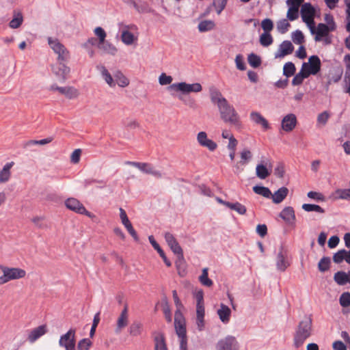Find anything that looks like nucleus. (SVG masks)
<instances>
[{
    "instance_id": "f257e3e1",
    "label": "nucleus",
    "mask_w": 350,
    "mask_h": 350,
    "mask_svg": "<svg viewBox=\"0 0 350 350\" xmlns=\"http://www.w3.org/2000/svg\"><path fill=\"white\" fill-rule=\"evenodd\" d=\"M312 332V319L311 316L306 315L300 321L293 336V344L296 348L301 347Z\"/></svg>"
},
{
    "instance_id": "f03ea898",
    "label": "nucleus",
    "mask_w": 350,
    "mask_h": 350,
    "mask_svg": "<svg viewBox=\"0 0 350 350\" xmlns=\"http://www.w3.org/2000/svg\"><path fill=\"white\" fill-rule=\"evenodd\" d=\"M218 109L221 119L225 122L236 127L241 126L240 117L232 105H230L228 100H225L219 105Z\"/></svg>"
},
{
    "instance_id": "7ed1b4c3",
    "label": "nucleus",
    "mask_w": 350,
    "mask_h": 350,
    "mask_svg": "<svg viewBox=\"0 0 350 350\" xmlns=\"http://www.w3.org/2000/svg\"><path fill=\"white\" fill-rule=\"evenodd\" d=\"M301 16L302 20L306 23L312 34L315 33L314 16L315 9L310 3H305L301 5Z\"/></svg>"
},
{
    "instance_id": "20e7f679",
    "label": "nucleus",
    "mask_w": 350,
    "mask_h": 350,
    "mask_svg": "<svg viewBox=\"0 0 350 350\" xmlns=\"http://www.w3.org/2000/svg\"><path fill=\"white\" fill-rule=\"evenodd\" d=\"M3 275L0 276V285L9 282L10 280L23 278L25 276L26 272L20 268H10L5 266L0 267Z\"/></svg>"
},
{
    "instance_id": "39448f33",
    "label": "nucleus",
    "mask_w": 350,
    "mask_h": 350,
    "mask_svg": "<svg viewBox=\"0 0 350 350\" xmlns=\"http://www.w3.org/2000/svg\"><path fill=\"white\" fill-rule=\"evenodd\" d=\"M48 43L53 51L57 54V62H67L70 59V53L67 49L57 40L48 38Z\"/></svg>"
},
{
    "instance_id": "423d86ee",
    "label": "nucleus",
    "mask_w": 350,
    "mask_h": 350,
    "mask_svg": "<svg viewBox=\"0 0 350 350\" xmlns=\"http://www.w3.org/2000/svg\"><path fill=\"white\" fill-rule=\"evenodd\" d=\"M202 85L199 83L189 84L185 82L173 83L167 88V90L169 91H180L183 94H188L190 92H199L202 90Z\"/></svg>"
},
{
    "instance_id": "0eeeda50",
    "label": "nucleus",
    "mask_w": 350,
    "mask_h": 350,
    "mask_svg": "<svg viewBox=\"0 0 350 350\" xmlns=\"http://www.w3.org/2000/svg\"><path fill=\"white\" fill-rule=\"evenodd\" d=\"M321 68V62L319 56L314 55L309 57L308 62H304L301 66L302 70L310 75H316Z\"/></svg>"
},
{
    "instance_id": "6e6552de",
    "label": "nucleus",
    "mask_w": 350,
    "mask_h": 350,
    "mask_svg": "<svg viewBox=\"0 0 350 350\" xmlns=\"http://www.w3.org/2000/svg\"><path fill=\"white\" fill-rule=\"evenodd\" d=\"M125 164L135 167L142 172L147 174H151L155 178H161L162 177V173L160 171L156 170L151 163L135 161H126Z\"/></svg>"
},
{
    "instance_id": "1a4fd4ad",
    "label": "nucleus",
    "mask_w": 350,
    "mask_h": 350,
    "mask_svg": "<svg viewBox=\"0 0 350 350\" xmlns=\"http://www.w3.org/2000/svg\"><path fill=\"white\" fill-rule=\"evenodd\" d=\"M75 329H70L65 334L61 336L59 345L66 350H75Z\"/></svg>"
},
{
    "instance_id": "9d476101",
    "label": "nucleus",
    "mask_w": 350,
    "mask_h": 350,
    "mask_svg": "<svg viewBox=\"0 0 350 350\" xmlns=\"http://www.w3.org/2000/svg\"><path fill=\"white\" fill-rule=\"evenodd\" d=\"M174 327L178 338L187 336L185 319L183 312L175 311Z\"/></svg>"
},
{
    "instance_id": "9b49d317",
    "label": "nucleus",
    "mask_w": 350,
    "mask_h": 350,
    "mask_svg": "<svg viewBox=\"0 0 350 350\" xmlns=\"http://www.w3.org/2000/svg\"><path fill=\"white\" fill-rule=\"evenodd\" d=\"M66 206L77 213L83 214L90 217H92V214L86 210L85 206L76 198H70L65 201Z\"/></svg>"
},
{
    "instance_id": "f8f14e48",
    "label": "nucleus",
    "mask_w": 350,
    "mask_h": 350,
    "mask_svg": "<svg viewBox=\"0 0 350 350\" xmlns=\"http://www.w3.org/2000/svg\"><path fill=\"white\" fill-rule=\"evenodd\" d=\"M237 342L236 338L232 336H228L225 338L218 341L217 350H237Z\"/></svg>"
},
{
    "instance_id": "ddd939ff",
    "label": "nucleus",
    "mask_w": 350,
    "mask_h": 350,
    "mask_svg": "<svg viewBox=\"0 0 350 350\" xmlns=\"http://www.w3.org/2000/svg\"><path fill=\"white\" fill-rule=\"evenodd\" d=\"M66 62H57L55 65L52 66V70L54 75L64 82L67 76L69 74L70 69L68 66H66Z\"/></svg>"
},
{
    "instance_id": "4468645a",
    "label": "nucleus",
    "mask_w": 350,
    "mask_h": 350,
    "mask_svg": "<svg viewBox=\"0 0 350 350\" xmlns=\"http://www.w3.org/2000/svg\"><path fill=\"white\" fill-rule=\"evenodd\" d=\"M120 217L121 219V221L122 224L124 226V227L126 228L129 233L131 235V237L133 238V239L135 241H139V237L137 234V232L133 228L132 224L129 221L126 211L122 208H120Z\"/></svg>"
},
{
    "instance_id": "2eb2a0df",
    "label": "nucleus",
    "mask_w": 350,
    "mask_h": 350,
    "mask_svg": "<svg viewBox=\"0 0 350 350\" xmlns=\"http://www.w3.org/2000/svg\"><path fill=\"white\" fill-rule=\"evenodd\" d=\"M197 141L201 146L208 148L210 151H214L217 147L215 142L207 137V134L204 131H200L198 133Z\"/></svg>"
},
{
    "instance_id": "dca6fc26",
    "label": "nucleus",
    "mask_w": 350,
    "mask_h": 350,
    "mask_svg": "<svg viewBox=\"0 0 350 350\" xmlns=\"http://www.w3.org/2000/svg\"><path fill=\"white\" fill-rule=\"evenodd\" d=\"M294 51V46L288 40L283 41L279 46L278 51L275 53V58H282L286 55L291 54Z\"/></svg>"
},
{
    "instance_id": "f3484780",
    "label": "nucleus",
    "mask_w": 350,
    "mask_h": 350,
    "mask_svg": "<svg viewBox=\"0 0 350 350\" xmlns=\"http://www.w3.org/2000/svg\"><path fill=\"white\" fill-rule=\"evenodd\" d=\"M297 124V118L293 113H289L285 116L282 120V128L286 132H290L294 129Z\"/></svg>"
},
{
    "instance_id": "a211bd4d",
    "label": "nucleus",
    "mask_w": 350,
    "mask_h": 350,
    "mask_svg": "<svg viewBox=\"0 0 350 350\" xmlns=\"http://www.w3.org/2000/svg\"><path fill=\"white\" fill-rule=\"evenodd\" d=\"M290 265V263L286 260V256L284 253L283 246L281 245L280 250L276 257V267L280 271H284L287 267Z\"/></svg>"
},
{
    "instance_id": "6ab92c4d",
    "label": "nucleus",
    "mask_w": 350,
    "mask_h": 350,
    "mask_svg": "<svg viewBox=\"0 0 350 350\" xmlns=\"http://www.w3.org/2000/svg\"><path fill=\"white\" fill-rule=\"evenodd\" d=\"M164 238L165 241L167 242L168 246L170 247L171 250L174 254L181 252L183 249L180 246L177 240L174 237V236L170 232H165L164 234Z\"/></svg>"
},
{
    "instance_id": "aec40b11",
    "label": "nucleus",
    "mask_w": 350,
    "mask_h": 350,
    "mask_svg": "<svg viewBox=\"0 0 350 350\" xmlns=\"http://www.w3.org/2000/svg\"><path fill=\"white\" fill-rule=\"evenodd\" d=\"M47 332V327L46 325H40L32 329L29 336L28 340L30 342H34L36 340L44 335Z\"/></svg>"
},
{
    "instance_id": "412c9836",
    "label": "nucleus",
    "mask_w": 350,
    "mask_h": 350,
    "mask_svg": "<svg viewBox=\"0 0 350 350\" xmlns=\"http://www.w3.org/2000/svg\"><path fill=\"white\" fill-rule=\"evenodd\" d=\"M128 324V308L126 305L120 313V317L117 321V327L116 328V333H120L122 329L124 328Z\"/></svg>"
},
{
    "instance_id": "4be33fe9",
    "label": "nucleus",
    "mask_w": 350,
    "mask_h": 350,
    "mask_svg": "<svg viewBox=\"0 0 350 350\" xmlns=\"http://www.w3.org/2000/svg\"><path fill=\"white\" fill-rule=\"evenodd\" d=\"M250 119L256 124L260 125L265 130L270 129L268 121L259 112H251Z\"/></svg>"
},
{
    "instance_id": "5701e85b",
    "label": "nucleus",
    "mask_w": 350,
    "mask_h": 350,
    "mask_svg": "<svg viewBox=\"0 0 350 350\" xmlns=\"http://www.w3.org/2000/svg\"><path fill=\"white\" fill-rule=\"evenodd\" d=\"M280 216L288 224H293L295 220V211L291 206L285 207L280 213Z\"/></svg>"
},
{
    "instance_id": "b1692460",
    "label": "nucleus",
    "mask_w": 350,
    "mask_h": 350,
    "mask_svg": "<svg viewBox=\"0 0 350 350\" xmlns=\"http://www.w3.org/2000/svg\"><path fill=\"white\" fill-rule=\"evenodd\" d=\"M149 241L152 246L154 247V250L157 251L159 256L162 258L163 262H165V265L168 267L172 266V263L170 260L167 259V256H165V252L161 249V247L159 246V245L157 243V242L155 241L154 237L152 235H150L148 237Z\"/></svg>"
},
{
    "instance_id": "393cba45",
    "label": "nucleus",
    "mask_w": 350,
    "mask_h": 350,
    "mask_svg": "<svg viewBox=\"0 0 350 350\" xmlns=\"http://www.w3.org/2000/svg\"><path fill=\"white\" fill-rule=\"evenodd\" d=\"M217 314L221 322L224 323H228L230 321L231 310L228 306L224 304H221L220 308L217 310Z\"/></svg>"
},
{
    "instance_id": "a878e982",
    "label": "nucleus",
    "mask_w": 350,
    "mask_h": 350,
    "mask_svg": "<svg viewBox=\"0 0 350 350\" xmlns=\"http://www.w3.org/2000/svg\"><path fill=\"white\" fill-rule=\"evenodd\" d=\"M328 26L324 23H319L317 29L315 28L316 34L314 40L316 42H319L322 40L323 37H326L329 35Z\"/></svg>"
},
{
    "instance_id": "bb28decb",
    "label": "nucleus",
    "mask_w": 350,
    "mask_h": 350,
    "mask_svg": "<svg viewBox=\"0 0 350 350\" xmlns=\"http://www.w3.org/2000/svg\"><path fill=\"white\" fill-rule=\"evenodd\" d=\"M14 165L13 161L10 163H7L3 167V169L0 171V183H7L11 176L10 170L12 166Z\"/></svg>"
},
{
    "instance_id": "cd10ccee",
    "label": "nucleus",
    "mask_w": 350,
    "mask_h": 350,
    "mask_svg": "<svg viewBox=\"0 0 350 350\" xmlns=\"http://www.w3.org/2000/svg\"><path fill=\"white\" fill-rule=\"evenodd\" d=\"M57 90L69 99L75 98L79 96L78 90L74 87H62L60 88H57Z\"/></svg>"
},
{
    "instance_id": "c85d7f7f",
    "label": "nucleus",
    "mask_w": 350,
    "mask_h": 350,
    "mask_svg": "<svg viewBox=\"0 0 350 350\" xmlns=\"http://www.w3.org/2000/svg\"><path fill=\"white\" fill-rule=\"evenodd\" d=\"M288 193V188L285 187H282L280 188L278 190H277L274 194H272L271 196L272 198V200L275 204H279L282 202L287 196Z\"/></svg>"
},
{
    "instance_id": "c756f323",
    "label": "nucleus",
    "mask_w": 350,
    "mask_h": 350,
    "mask_svg": "<svg viewBox=\"0 0 350 350\" xmlns=\"http://www.w3.org/2000/svg\"><path fill=\"white\" fill-rule=\"evenodd\" d=\"M210 98L211 102L217 107L223 103L226 99L223 97L221 93L217 89L213 88L210 90Z\"/></svg>"
},
{
    "instance_id": "7c9ffc66",
    "label": "nucleus",
    "mask_w": 350,
    "mask_h": 350,
    "mask_svg": "<svg viewBox=\"0 0 350 350\" xmlns=\"http://www.w3.org/2000/svg\"><path fill=\"white\" fill-rule=\"evenodd\" d=\"M98 70L100 71L101 75L103 78V79L105 81V82L110 86V87H115L116 83L111 75V74L109 72L107 69L104 66H97Z\"/></svg>"
},
{
    "instance_id": "2f4dec72",
    "label": "nucleus",
    "mask_w": 350,
    "mask_h": 350,
    "mask_svg": "<svg viewBox=\"0 0 350 350\" xmlns=\"http://www.w3.org/2000/svg\"><path fill=\"white\" fill-rule=\"evenodd\" d=\"M154 350H167L165 339L163 334L159 333L154 337Z\"/></svg>"
},
{
    "instance_id": "473e14b6",
    "label": "nucleus",
    "mask_w": 350,
    "mask_h": 350,
    "mask_svg": "<svg viewBox=\"0 0 350 350\" xmlns=\"http://www.w3.org/2000/svg\"><path fill=\"white\" fill-rule=\"evenodd\" d=\"M98 48L103 50L105 53L114 55L117 52V49L111 43L105 40L103 42H98Z\"/></svg>"
},
{
    "instance_id": "72a5a7b5",
    "label": "nucleus",
    "mask_w": 350,
    "mask_h": 350,
    "mask_svg": "<svg viewBox=\"0 0 350 350\" xmlns=\"http://www.w3.org/2000/svg\"><path fill=\"white\" fill-rule=\"evenodd\" d=\"M335 200H350V188L349 189H338L332 194Z\"/></svg>"
},
{
    "instance_id": "f704fd0d",
    "label": "nucleus",
    "mask_w": 350,
    "mask_h": 350,
    "mask_svg": "<svg viewBox=\"0 0 350 350\" xmlns=\"http://www.w3.org/2000/svg\"><path fill=\"white\" fill-rule=\"evenodd\" d=\"M347 276V273L339 271L335 273L334 280L338 285L343 286L348 282Z\"/></svg>"
},
{
    "instance_id": "c9c22d12",
    "label": "nucleus",
    "mask_w": 350,
    "mask_h": 350,
    "mask_svg": "<svg viewBox=\"0 0 350 350\" xmlns=\"http://www.w3.org/2000/svg\"><path fill=\"white\" fill-rule=\"evenodd\" d=\"M215 23L211 20L201 21L198 26L200 32H206L212 30L215 27Z\"/></svg>"
},
{
    "instance_id": "e433bc0d",
    "label": "nucleus",
    "mask_w": 350,
    "mask_h": 350,
    "mask_svg": "<svg viewBox=\"0 0 350 350\" xmlns=\"http://www.w3.org/2000/svg\"><path fill=\"white\" fill-rule=\"evenodd\" d=\"M253 191L255 193L260 195L265 198H269L272 196L270 189L264 186L256 185L253 187Z\"/></svg>"
},
{
    "instance_id": "4c0bfd02",
    "label": "nucleus",
    "mask_w": 350,
    "mask_h": 350,
    "mask_svg": "<svg viewBox=\"0 0 350 350\" xmlns=\"http://www.w3.org/2000/svg\"><path fill=\"white\" fill-rule=\"evenodd\" d=\"M208 269L205 267L202 269V274L199 277V281L200 283L207 287H210L213 285V281L208 277Z\"/></svg>"
},
{
    "instance_id": "58836bf2",
    "label": "nucleus",
    "mask_w": 350,
    "mask_h": 350,
    "mask_svg": "<svg viewBox=\"0 0 350 350\" xmlns=\"http://www.w3.org/2000/svg\"><path fill=\"white\" fill-rule=\"evenodd\" d=\"M256 176L260 179H265L270 175L267 167L262 164H258L256 168Z\"/></svg>"
},
{
    "instance_id": "ea45409f",
    "label": "nucleus",
    "mask_w": 350,
    "mask_h": 350,
    "mask_svg": "<svg viewBox=\"0 0 350 350\" xmlns=\"http://www.w3.org/2000/svg\"><path fill=\"white\" fill-rule=\"evenodd\" d=\"M114 77L120 87L124 88L129 84V79L120 71H117L114 75Z\"/></svg>"
},
{
    "instance_id": "a19ab883",
    "label": "nucleus",
    "mask_w": 350,
    "mask_h": 350,
    "mask_svg": "<svg viewBox=\"0 0 350 350\" xmlns=\"http://www.w3.org/2000/svg\"><path fill=\"white\" fill-rule=\"evenodd\" d=\"M331 263V259L328 256H323L318 263V269L321 272H325L329 270Z\"/></svg>"
},
{
    "instance_id": "79ce46f5",
    "label": "nucleus",
    "mask_w": 350,
    "mask_h": 350,
    "mask_svg": "<svg viewBox=\"0 0 350 350\" xmlns=\"http://www.w3.org/2000/svg\"><path fill=\"white\" fill-rule=\"evenodd\" d=\"M309 76L306 73L305 70L301 69L299 72L295 75L292 80L293 85H299L303 83L304 79L308 78Z\"/></svg>"
},
{
    "instance_id": "37998d69",
    "label": "nucleus",
    "mask_w": 350,
    "mask_h": 350,
    "mask_svg": "<svg viewBox=\"0 0 350 350\" xmlns=\"http://www.w3.org/2000/svg\"><path fill=\"white\" fill-rule=\"evenodd\" d=\"M228 208L235 211L240 215H245L247 211L246 207L238 202L235 203L230 202V204H228Z\"/></svg>"
},
{
    "instance_id": "c03bdc74",
    "label": "nucleus",
    "mask_w": 350,
    "mask_h": 350,
    "mask_svg": "<svg viewBox=\"0 0 350 350\" xmlns=\"http://www.w3.org/2000/svg\"><path fill=\"white\" fill-rule=\"evenodd\" d=\"M295 70L296 68L295 64L291 62H288L284 66L283 75L288 78L293 76L295 74Z\"/></svg>"
},
{
    "instance_id": "a18cd8bd",
    "label": "nucleus",
    "mask_w": 350,
    "mask_h": 350,
    "mask_svg": "<svg viewBox=\"0 0 350 350\" xmlns=\"http://www.w3.org/2000/svg\"><path fill=\"white\" fill-rule=\"evenodd\" d=\"M273 42V39L270 33L264 32L260 36V43L263 46H269Z\"/></svg>"
},
{
    "instance_id": "49530a36",
    "label": "nucleus",
    "mask_w": 350,
    "mask_h": 350,
    "mask_svg": "<svg viewBox=\"0 0 350 350\" xmlns=\"http://www.w3.org/2000/svg\"><path fill=\"white\" fill-rule=\"evenodd\" d=\"M247 61L249 64L254 68L259 67L261 64L260 57L253 53L248 55Z\"/></svg>"
},
{
    "instance_id": "de8ad7c7",
    "label": "nucleus",
    "mask_w": 350,
    "mask_h": 350,
    "mask_svg": "<svg viewBox=\"0 0 350 350\" xmlns=\"http://www.w3.org/2000/svg\"><path fill=\"white\" fill-rule=\"evenodd\" d=\"M302 208L307 212L315 211L319 213H324L325 210L317 204H304L302 205Z\"/></svg>"
},
{
    "instance_id": "09e8293b",
    "label": "nucleus",
    "mask_w": 350,
    "mask_h": 350,
    "mask_svg": "<svg viewBox=\"0 0 350 350\" xmlns=\"http://www.w3.org/2000/svg\"><path fill=\"white\" fill-rule=\"evenodd\" d=\"M122 41L126 45L133 44L135 37L134 35L129 31H123L121 35Z\"/></svg>"
},
{
    "instance_id": "8fccbe9b",
    "label": "nucleus",
    "mask_w": 350,
    "mask_h": 350,
    "mask_svg": "<svg viewBox=\"0 0 350 350\" xmlns=\"http://www.w3.org/2000/svg\"><path fill=\"white\" fill-rule=\"evenodd\" d=\"M175 254L177 256V258L175 262V265H176V269L178 271V273L180 274V271L181 269H184L185 265V260L184 258L183 251H182L180 253V252L176 253Z\"/></svg>"
},
{
    "instance_id": "3c124183",
    "label": "nucleus",
    "mask_w": 350,
    "mask_h": 350,
    "mask_svg": "<svg viewBox=\"0 0 350 350\" xmlns=\"http://www.w3.org/2000/svg\"><path fill=\"white\" fill-rule=\"evenodd\" d=\"M142 323L139 322L133 323L129 327V334L133 336L140 335L142 332Z\"/></svg>"
},
{
    "instance_id": "603ef678",
    "label": "nucleus",
    "mask_w": 350,
    "mask_h": 350,
    "mask_svg": "<svg viewBox=\"0 0 350 350\" xmlns=\"http://www.w3.org/2000/svg\"><path fill=\"white\" fill-rule=\"evenodd\" d=\"M299 8L298 7L289 6L287 12L286 16L288 20L293 21L299 17Z\"/></svg>"
},
{
    "instance_id": "864d4df0",
    "label": "nucleus",
    "mask_w": 350,
    "mask_h": 350,
    "mask_svg": "<svg viewBox=\"0 0 350 350\" xmlns=\"http://www.w3.org/2000/svg\"><path fill=\"white\" fill-rule=\"evenodd\" d=\"M290 23L286 19H282L277 23V29L280 33H285L288 31Z\"/></svg>"
},
{
    "instance_id": "5fc2aeb1",
    "label": "nucleus",
    "mask_w": 350,
    "mask_h": 350,
    "mask_svg": "<svg viewBox=\"0 0 350 350\" xmlns=\"http://www.w3.org/2000/svg\"><path fill=\"white\" fill-rule=\"evenodd\" d=\"M292 40L294 43L297 44H301L305 41L303 33L298 29L292 33Z\"/></svg>"
},
{
    "instance_id": "6e6d98bb",
    "label": "nucleus",
    "mask_w": 350,
    "mask_h": 350,
    "mask_svg": "<svg viewBox=\"0 0 350 350\" xmlns=\"http://www.w3.org/2000/svg\"><path fill=\"white\" fill-rule=\"evenodd\" d=\"M346 250L342 249L336 252L333 256V261L336 264L341 263L345 260Z\"/></svg>"
},
{
    "instance_id": "4d7b16f0",
    "label": "nucleus",
    "mask_w": 350,
    "mask_h": 350,
    "mask_svg": "<svg viewBox=\"0 0 350 350\" xmlns=\"http://www.w3.org/2000/svg\"><path fill=\"white\" fill-rule=\"evenodd\" d=\"M339 302L341 306L347 308L350 306V293L345 292L340 297Z\"/></svg>"
},
{
    "instance_id": "13d9d810",
    "label": "nucleus",
    "mask_w": 350,
    "mask_h": 350,
    "mask_svg": "<svg viewBox=\"0 0 350 350\" xmlns=\"http://www.w3.org/2000/svg\"><path fill=\"white\" fill-rule=\"evenodd\" d=\"M23 21V16L21 13H18L17 16L14 17L9 23V26L12 29L19 27Z\"/></svg>"
},
{
    "instance_id": "bf43d9fd",
    "label": "nucleus",
    "mask_w": 350,
    "mask_h": 350,
    "mask_svg": "<svg viewBox=\"0 0 350 350\" xmlns=\"http://www.w3.org/2000/svg\"><path fill=\"white\" fill-rule=\"evenodd\" d=\"M92 342L89 338H83L77 344L78 350H88Z\"/></svg>"
},
{
    "instance_id": "052dcab7",
    "label": "nucleus",
    "mask_w": 350,
    "mask_h": 350,
    "mask_svg": "<svg viewBox=\"0 0 350 350\" xmlns=\"http://www.w3.org/2000/svg\"><path fill=\"white\" fill-rule=\"evenodd\" d=\"M163 310L166 321L168 323H171L172 321V317L170 306L166 299H165V302L163 304Z\"/></svg>"
},
{
    "instance_id": "680f3d73",
    "label": "nucleus",
    "mask_w": 350,
    "mask_h": 350,
    "mask_svg": "<svg viewBox=\"0 0 350 350\" xmlns=\"http://www.w3.org/2000/svg\"><path fill=\"white\" fill-rule=\"evenodd\" d=\"M133 8L139 13H148L150 12V8L146 2L135 3Z\"/></svg>"
},
{
    "instance_id": "e2e57ef3",
    "label": "nucleus",
    "mask_w": 350,
    "mask_h": 350,
    "mask_svg": "<svg viewBox=\"0 0 350 350\" xmlns=\"http://www.w3.org/2000/svg\"><path fill=\"white\" fill-rule=\"evenodd\" d=\"M93 183L100 184L101 185L99 187V188H103L106 186V181H105L103 180L88 178V179L84 180V181H83V185H84V187H85L92 185Z\"/></svg>"
},
{
    "instance_id": "0e129e2a",
    "label": "nucleus",
    "mask_w": 350,
    "mask_h": 350,
    "mask_svg": "<svg viewBox=\"0 0 350 350\" xmlns=\"http://www.w3.org/2000/svg\"><path fill=\"white\" fill-rule=\"evenodd\" d=\"M261 27L264 32L269 33L273 28V23L271 19L265 18L262 21Z\"/></svg>"
},
{
    "instance_id": "69168bd1",
    "label": "nucleus",
    "mask_w": 350,
    "mask_h": 350,
    "mask_svg": "<svg viewBox=\"0 0 350 350\" xmlns=\"http://www.w3.org/2000/svg\"><path fill=\"white\" fill-rule=\"evenodd\" d=\"M235 63H236V66H237V69H239L240 70H245L246 69V66L244 62V58L242 55H241V54L237 55L236 58H235Z\"/></svg>"
},
{
    "instance_id": "338daca9",
    "label": "nucleus",
    "mask_w": 350,
    "mask_h": 350,
    "mask_svg": "<svg viewBox=\"0 0 350 350\" xmlns=\"http://www.w3.org/2000/svg\"><path fill=\"white\" fill-rule=\"evenodd\" d=\"M241 160L240 161V163L241 165H245L247 163V162L251 159L252 158V153L249 150H244L241 152Z\"/></svg>"
},
{
    "instance_id": "774afa93",
    "label": "nucleus",
    "mask_w": 350,
    "mask_h": 350,
    "mask_svg": "<svg viewBox=\"0 0 350 350\" xmlns=\"http://www.w3.org/2000/svg\"><path fill=\"white\" fill-rule=\"evenodd\" d=\"M172 81V77L165 73H162L159 78V82L161 85H170Z\"/></svg>"
}]
</instances>
